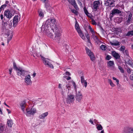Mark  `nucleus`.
<instances>
[{"label": "nucleus", "instance_id": "f257e3e1", "mask_svg": "<svg viewBox=\"0 0 133 133\" xmlns=\"http://www.w3.org/2000/svg\"><path fill=\"white\" fill-rule=\"evenodd\" d=\"M47 35L54 40H58L60 38L61 34L60 30L56 27L55 28L54 31L53 29L52 31L50 32Z\"/></svg>", "mask_w": 133, "mask_h": 133}, {"label": "nucleus", "instance_id": "f03ea898", "mask_svg": "<svg viewBox=\"0 0 133 133\" xmlns=\"http://www.w3.org/2000/svg\"><path fill=\"white\" fill-rule=\"evenodd\" d=\"M13 68L17 71V74L19 76H24L27 74L28 72L23 69L21 67H17L15 62H13Z\"/></svg>", "mask_w": 133, "mask_h": 133}, {"label": "nucleus", "instance_id": "7ed1b4c3", "mask_svg": "<svg viewBox=\"0 0 133 133\" xmlns=\"http://www.w3.org/2000/svg\"><path fill=\"white\" fill-rule=\"evenodd\" d=\"M50 24L49 23H46V21L45 22H44L41 27V29L43 31H44L46 33L47 35L50 32L52 31L53 29L50 27Z\"/></svg>", "mask_w": 133, "mask_h": 133}, {"label": "nucleus", "instance_id": "20e7f679", "mask_svg": "<svg viewBox=\"0 0 133 133\" xmlns=\"http://www.w3.org/2000/svg\"><path fill=\"white\" fill-rule=\"evenodd\" d=\"M122 13V11L117 9L114 8L111 11L110 15L109 18L111 20L112 18L115 15H118Z\"/></svg>", "mask_w": 133, "mask_h": 133}, {"label": "nucleus", "instance_id": "39448f33", "mask_svg": "<svg viewBox=\"0 0 133 133\" xmlns=\"http://www.w3.org/2000/svg\"><path fill=\"white\" fill-rule=\"evenodd\" d=\"M26 115L27 116L31 117V115L33 116L36 112V109L32 108L31 109H26Z\"/></svg>", "mask_w": 133, "mask_h": 133}, {"label": "nucleus", "instance_id": "423d86ee", "mask_svg": "<svg viewBox=\"0 0 133 133\" xmlns=\"http://www.w3.org/2000/svg\"><path fill=\"white\" fill-rule=\"evenodd\" d=\"M85 50L86 51L87 54L90 57L91 60L92 61H93L95 59V57L93 53L87 47L85 48Z\"/></svg>", "mask_w": 133, "mask_h": 133}, {"label": "nucleus", "instance_id": "0eeeda50", "mask_svg": "<svg viewBox=\"0 0 133 133\" xmlns=\"http://www.w3.org/2000/svg\"><path fill=\"white\" fill-rule=\"evenodd\" d=\"M106 1L104 3L107 6H109L110 7H112L115 6L114 2L115 0H105Z\"/></svg>", "mask_w": 133, "mask_h": 133}, {"label": "nucleus", "instance_id": "6e6552de", "mask_svg": "<svg viewBox=\"0 0 133 133\" xmlns=\"http://www.w3.org/2000/svg\"><path fill=\"white\" fill-rule=\"evenodd\" d=\"M41 57L43 61V62L45 65L48 66L51 68H54L53 65L51 64L48 60H46L45 58L43 57L42 56H41Z\"/></svg>", "mask_w": 133, "mask_h": 133}, {"label": "nucleus", "instance_id": "1a4fd4ad", "mask_svg": "<svg viewBox=\"0 0 133 133\" xmlns=\"http://www.w3.org/2000/svg\"><path fill=\"white\" fill-rule=\"evenodd\" d=\"M100 5V1H95L92 4V9L95 11H97L98 8Z\"/></svg>", "mask_w": 133, "mask_h": 133}, {"label": "nucleus", "instance_id": "9d476101", "mask_svg": "<svg viewBox=\"0 0 133 133\" xmlns=\"http://www.w3.org/2000/svg\"><path fill=\"white\" fill-rule=\"evenodd\" d=\"M112 55L116 59H118L119 60L118 62L119 63H121V61L119 59L120 57V56L119 55V54L116 52L115 51H112L111 53Z\"/></svg>", "mask_w": 133, "mask_h": 133}, {"label": "nucleus", "instance_id": "9b49d317", "mask_svg": "<svg viewBox=\"0 0 133 133\" xmlns=\"http://www.w3.org/2000/svg\"><path fill=\"white\" fill-rule=\"evenodd\" d=\"M67 98L66 99V102L68 103H70L72 102L74 100L73 95H68Z\"/></svg>", "mask_w": 133, "mask_h": 133}, {"label": "nucleus", "instance_id": "f8f14e48", "mask_svg": "<svg viewBox=\"0 0 133 133\" xmlns=\"http://www.w3.org/2000/svg\"><path fill=\"white\" fill-rule=\"evenodd\" d=\"M25 82L27 85H30L32 84L31 77L29 75L26 76L25 78Z\"/></svg>", "mask_w": 133, "mask_h": 133}, {"label": "nucleus", "instance_id": "ddd939ff", "mask_svg": "<svg viewBox=\"0 0 133 133\" xmlns=\"http://www.w3.org/2000/svg\"><path fill=\"white\" fill-rule=\"evenodd\" d=\"M123 131L125 133H133V128L125 127L124 128Z\"/></svg>", "mask_w": 133, "mask_h": 133}, {"label": "nucleus", "instance_id": "4468645a", "mask_svg": "<svg viewBox=\"0 0 133 133\" xmlns=\"http://www.w3.org/2000/svg\"><path fill=\"white\" fill-rule=\"evenodd\" d=\"M19 16L18 15L15 16L14 18L13 22V26L15 27L17 25L18 21Z\"/></svg>", "mask_w": 133, "mask_h": 133}, {"label": "nucleus", "instance_id": "2eb2a0df", "mask_svg": "<svg viewBox=\"0 0 133 133\" xmlns=\"http://www.w3.org/2000/svg\"><path fill=\"white\" fill-rule=\"evenodd\" d=\"M82 97V95L80 92H78L76 94V99L77 101L80 102Z\"/></svg>", "mask_w": 133, "mask_h": 133}, {"label": "nucleus", "instance_id": "dca6fc26", "mask_svg": "<svg viewBox=\"0 0 133 133\" xmlns=\"http://www.w3.org/2000/svg\"><path fill=\"white\" fill-rule=\"evenodd\" d=\"M4 15L8 18H10L13 16L10 13V11L8 10H5L4 12Z\"/></svg>", "mask_w": 133, "mask_h": 133}, {"label": "nucleus", "instance_id": "f3484780", "mask_svg": "<svg viewBox=\"0 0 133 133\" xmlns=\"http://www.w3.org/2000/svg\"><path fill=\"white\" fill-rule=\"evenodd\" d=\"M26 104V102L25 101H22L20 104V106L21 107V109L22 110L23 113H25L24 109L25 107Z\"/></svg>", "mask_w": 133, "mask_h": 133}, {"label": "nucleus", "instance_id": "a211bd4d", "mask_svg": "<svg viewBox=\"0 0 133 133\" xmlns=\"http://www.w3.org/2000/svg\"><path fill=\"white\" fill-rule=\"evenodd\" d=\"M129 57V58H127L125 61L128 64L132 66L133 65V63L130 57Z\"/></svg>", "mask_w": 133, "mask_h": 133}, {"label": "nucleus", "instance_id": "6ab92c4d", "mask_svg": "<svg viewBox=\"0 0 133 133\" xmlns=\"http://www.w3.org/2000/svg\"><path fill=\"white\" fill-rule=\"evenodd\" d=\"M92 37L97 43L101 42V41L98 38L97 36L95 35L94 33L92 34Z\"/></svg>", "mask_w": 133, "mask_h": 133}, {"label": "nucleus", "instance_id": "aec40b11", "mask_svg": "<svg viewBox=\"0 0 133 133\" xmlns=\"http://www.w3.org/2000/svg\"><path fill=\"white\" fill-rule=\"evenodd\" d=\"M81 82L83 85L84 84V86L86 88L87 85V81L84 80V77L82 76L81 77Z\"/></svg>", "mask_w": 133, "mask_h": 133}, {"label": "nucleus", "instance_id": "412c9836", "mask_svg": "<svg viewBox=\"0 0 133 133\" xmlns=\"http://www.w3.org/2000/svg\"><path fill=\"white\" fill-rule=\"evenodd\" d=\"M132 14L131 13H130L128 16V19L126 21L128 24H130L131 23V22L132 20Z\"/></svg>", "mask_w": 133, "mask_h": 133}, {"label": "nucleus", "instance_id": "4be33fe9", "mask_svg": "<svg viewBox=\"0 0 133 133\" xmlns=\"http://www.w3.org/2000/svg\"><path fill=\"white\" fill-rule=\"evenodd\" d=\"M48 114V113L47 112H45L39 116V117L40 119H43Z\"/></svg>", "mask_w": 133, "mask_h": 133}, {"label": "nucleus", "instance_id": "5701e85b", "mask_svg": "<svg viewBox=\"0 0 133 133\" xmlns=\"http://www.w3.org/2000/svg\"><path fill=\"white\" fill-rule=\"evenodd\" d=\"M5 128L4 124L0 123V133H2L4 131V128Z\"/></svg>", "mask_w": 133, "mask_h": 133}, {"label": "nucleus", "instance_id": "b1692460", "mask_svg": "<svg viewBox=\"0 0 133 133\" xmlns=\"http://www.w3.org/2000/svg\"><path fill=\"white\" fill-rule=\"evenodd\" d=\"M115 65L114 62L113 61H110L107 63V65L110 67H112Z\"/></svg>", "mask_w": 133, "mask_h": 133}, {"label": "nucleus", "instance_id": "393cba45", "mask_svg": "<svg viewBox=\"0 0 133 133\" xmlns=\"http://www.w3.org/2000/svg\"><path fill=\"white\" fill-rule=\"evenodd\" d=\"M75 28L77 32H78V31H80L81 30L79 26V24L76 20V24L75 25Z\"/></svg>", "mask_w": 133, "mask_h": 133}, {"label": "nucleus", "instance_id": "a878e982", "mask_svg": "<svg viewBox=\"0 0 133 133\" xmlns=\"http://www.w3.org/2000/svg\"><path fill=\"white\" fill-rule=\"evenodd\" d=\"M56 20L55 19H48V20L46 21V23H49L50 24V22H51L52 24H55V23L56 22Z\"/></svg>", "mask_w": 133, "mask_h": 133}, {"label": "nucleus", "instance_id": "bb28decb", "mask_svg": "<svg viewBox=\"0 0 133 133\" xmlns=\"http://www.w3.org/2000/svg\"><path fill=\"white\" fill-rule=\"evenodd\" d=\"M80 36L81 37V38L83 39H85V37L84 36L83 33L82 31L81 30H80L79 31H78L77 32Z\"/></svg>", "mask_w": 133, "mask_h": 133}, {"label": "nucleus", "instance_id": "cd10ccee", "mask_svg": "<svg viewBox=\"0 0 133 133\" xmlns=\"http://www.w3.org/2000/svg\"><path fill=\"white\" fill-rule=\"evenodd\" d=\"M4 34L6 36H7V37H8L10 34V30L8 29H5V32L4 33Z\"/></svg>", "mask_w": 133, "mask_h": 133}, {"label": "nucleus", "instance_id": "c85d7f7f", "mask_svg": "<svg viewBox=\"0 0 133 133\" xmlns=\"http://www.w3.org/2000/svg\"><path fill=\"white\" fill-rule=\"evenodd\" d=\"M96 128L98 130H102L103 129V127L101 124H97L96 125Z\"/></svg>", "mask_w": 133, "mask_h": 133}, {"label": "nucleus", "instance_id": "c756f323", "mask_svg": "<svg viewBox=\"0 0 133 133\" xmlns=\"http://www.w3.org/2000/svg\"><path fill=\"white\" fill-rule=\"evenodd\" d=\"M13 32H11L10 33V36L8 38V40H7V43H9V41H10L11 39H12V37L13 36Z\"/></svg>", "mask_w": 133, "mask_h": 133}, {"label": "nucleus", "instance_id": "7c9ffc66", "mask_svg": "<svg viewBox=\"0 0 133 133\" xmlns=\"http://www.w3.org/2000/svg\"><path fill=\"white\" fill-rule=\"evenodd\" d=\"M74 9H71V11L74 14L76 15H78V12L77 11Z\"/></svg>", "mask_w": 133, "mask_h": 133}, {"label": "nucleus", "instance_id": "2f4dec72", "mask_svg": "<svg viewBox=\"0 0 133 133\" xmlns=\"http://www.w3.org/2000/svg\"><path fill=\"white\" fill-rule=\"evenodd\" d=\"M8 125L9 127H12V123L11 120H9L7 121Z\"/></svg>", "mask_w": 133, "mask_h": 133}, {"label": "nucleus", "instance_id": "473e14b6", "mask_svg": "<svg viewBox=\"0 0 133 133\" xmlns=\"http://www.w3.org/2000/svg\"><path fill=\"white\" fill-rule=\"evenodd\" d=\"M131 35H133V31H130L128 32L126 34V36H129Z\"/></svg>", "mask_w": 133, "mask_h": 133}, {"label": "nucleus", "instance_id": "72a5a7b5", "mask_svg": "<svg viewBox=\"0 0 133 133\" xmlns=\"http://www.w3.org/2000/svg\"><path fill=\"white\" fill-rule=\"evenodd\" d=\"M108 81L109 83L110 84V85L112 87H114L115 86L114 84L113 83L111 80L110 79H108Z\"/></svg>", "mask_w": 133, "mask_h": 133}, {"label": "nucleus", "instance_id": "f704fd0d", "mask_svg": "<svg viewBox=\"0 0 133 133\" xmlns=\"http://www.w3.org/2000/svg\"><path fill=\"white\" fill-rule=\"evenodd\" d=\"M123 53L124 55H126L127 56H128V57H129V54L128 51L127 50H126L124 51L123 52Z\"/></svg>", "mask_w": 133, "mask_h": 133}, {"label": "nucleus", "instance_id": "c9c22d12", "mask_svg": "<svg viewBox=\"0 0 133 133\" xmlns=\"http://www.w3.org/2000/svg\"><path fill=\"white\" fill-rule=\"evenodd\" d=\"M118 68L119 70H120L121 72L122 73H124V70H123V68H122L121 66H118Z\"/></svg>", "mask_w": 133, "mask_h": 133}, {"label": "nucleus", "instance_id": "e433bc0d", "mask_svg": "<svg viewBox=\"0 0 133 133\" xmlns=\"http://www.w3.org/2000/svg\"><path fill=\"white\" fill-rule=\"evenodd\" d=\"M101 49L103 50H105L106 49V46L103 45H102L100 46Z\"/></svg>", "mask_w": 133, "mask_h": 133}, {"label": "nucleus", "instance_id": "4c0bfd02", "mask_svg": "<svg viewBox=\"0 0 133 133\" xmlns=\"http://www.w3.org/2000/svg\"><path fill=\"white\" fill-rule=\"evenodd\" d=\"M88 28L90 30V31L92 33V34L94 33V30L92 29L90 25L88 26Z\"/></svg>", "mask_w": 133, "mask_h": 133}, {"label": "nucleus", "instance_id": "58836bf2", "mask_svg": "<svg viewBox=\"0 0 133 133\" xmlns=\"http://www.w3.org/2000/svg\"><path fill=\"white\" fill-rule=\"evenodd\" d=\"M39 16L42 17H44V14L43 13V12L40 11H39Z\"/></svg>", "mask_w": 133, "mask_h": 133}, {"label": "nucleus", "instance_id": "ea45409f", "mask_svg": "<svg viewBox=\"0 0 133 133\" xmlns=\"http://www.w3.org/2000/svg\"><path fill=\"white\" fill-rule=\"evenodd\" d=\"M72 85H73V86L74 87V89L76 90V89H76V86H76V84L75 83V82H74L73 81H72Z\"/></svg>", "mask_w": 133, "mask_h": 133}, {"label": "nucleus", "instance_id": "a19ab883", "mask_svg": "<svg viewBox=\"0 0 133 133\" xmlns=\"http://www.w3.org/2000/svg\"><path fill=\"white\" fill-rule=\"evenodd\" d=\"M111 57L110 56L108 55L107 56L105 59L106 60H109L111 59Z\"/></svg>", "mask_w": 133, "mask_h": 133}, {"label": "nucleus", "instance_id": "79ce46f5", "mask_svg": "<svg viewBox=\"0 0 133 133\" xmlns=\"http://www.w3.org/2000/svg\"><path fill=\"white\" fill-rule=\"evenodd\" d=\"M125 49V47L124 46H122L120 48V50L123 52Z\"/></svg>", "mask_w": 133, "mask_h": 133}, {"label": "nucleus", "instance_id": "37998d69", "mask_svg": "<svg viewBox=\"0 0 133 133\" xmlns=\"http://www.w3.org/2000/svg\"><path fill=\"white\" fill-rule=\"evenodd\" d=\"M83 9H84V12L85 14H86V15H87V14H88V11L86 9L85 7Z\"/></svg>", "mask_w": 133, "mask_h": 133}, {"label": "nucleus", "instance_id": "c03bdc74", "mask_svg": "<svg viewBox=\"0 0 133 133\" xmlns=\"http://www.w3.org/2000/svg\"><path fill=\"white\" fill-rule=\"evenodd\" d=\"M48 1H47L45 2L44 3H45V7L47 9L49 7Z\"/></svg>", "mask_w": 133, "mask_h": 133}, {"label": "nucleus", "instance_id": "a18cd8bd", "mask_svg": "<svg viewBox=\"0 0 133 133\" xmlns=\"http://www.w3.org/2000/svg\"><path fill=\"white\" fill-rule=\"evenodd\" d=\"M72 5L74 6V8L76 10H78V8L77 6V5L76 4V3L75 4V5Z\"/></svg>", "mask_w": 133, "mask_h": 133}, {"label": "nucleus", "instance_id": "49530a36", "mask_svg": "<svg viewBox=\"0 0 133 133\" xmlns=\"http://www.w3.org/2000/svg\"><path fill=\"white\" fill-rule=\"evenodd\" d=\"M92 24L94 25H96L97 24L96 22L93 18L92 19Z\"/></svg>", "mask_w": 133, "mask_h": 133}, {"label": "nucleus", "instance_id": "de8ad7c7", "mask_svg": "<svg viewBox=\"0 0 133 133\" xmlns=\"http://www.w3.org/2000/svg\"><path fill=\"white\" fill-rule=\"evenodd\" d=\"M87 16H88V17L90 18H91V17L92 16V15L91 14H90L88 13V14H87V15H86Z\"/></svg>", "mask_w": 133, "mask_h": 133}, {"label": "nucleus", "instance_id": "09e8293b", "mask_svg": "<svg viewBox=\"0 0 133 133\" xmlns=\"http://www.w3.org/2000/svg\"><path fill=\"white\" fill-rule=\"evenodd\" d=\"M71 5H75L76 3L75 0H71Z\"/></svg>", "mask_w": 133, "mask_h": 133}, {"label": "nucleus", "instance_id": "8fccbe9b", "mask_svg": "<svg viewBox=\"0 0 133 133\" xmlns=\"http://www.w3.org/2000/svg\"><path fill=\"white\" fill-rule=\"evenodd\" d=\"M112 79L114 80H116V82L117 83V84H118L119 82V81L118 79H117L116 78L114 77H112Z\"/></svg>", "mask_w": 133, "mask_h": 133}, {"label": "nucleus", "instance_id": "3c124183", "mask_svg": "<svg viewBox=\"0 0 133 133\" xmlns=\"http://www.w3.org/2000/svg\"><path fill=\"white\" fill-rule=\"evenodd\" d=\"M115 44H116L115 45V46H118L120 44V42L118 41H116L115 42Z\"/></svg>", "mask_w": 133, "mask_h": 133}, {"label": "nucleus", "instance_id": "603ef678", "mask_svg": "<svg viewBox=\"0 0 133 133\" xmlns=\"http://www.w3.org/2000/svg\"><path fill=\"white\" fill-rule=\"evenodd\" d=\"M7 25V23L6 22H4L3 23V26H4H4H3V28L4 29V30L5 29V26Z\"/></svg>", "mask_w": 133, "mask_h": 133}, {"label": "nucleus", "instance_id": "864d4df0", "mask_svg": "<svg viewBox=\"0 0 133 133\" xmlns=\"http://www.w3.org/2000/svg\"><path fill=\"white\" fill-rule=\"evenodd\" d=\"M71 85L69 84H67L66 85V87L68 89V90H70V88H71Z\"/></svg>", "mask_w": 133, "mask_h": 133}, {"label": "nucleus", "instance_id": "5fc2aeb1", "mask_svg": "<svg viewBox=\"0 0 133 133\" xmlns=\"http://www.w3.org/2000/svg\"><path fill=\"white\" fill-rule=\"evenodd\" d=\"M65 74L67 76H70L71 75V74L68 71H66L65 72Z\"/></svg>", "mask_w": 133, "mask_h": 133}, {"label": "nucleus", "instance_id": "6e6d98bb", "mask_svg": "<svg viewBox=\"0 0 133 133\" xmlns=\"http://www.w3.org/2000/svg\"><path fill=\"white\" fill-rule=\"evenodd\" d=\"M10 11V13H11L12 14L15 13L16 12L15 11H14V10L12 9H11Z\"/></svg>", "mask_w": 133, "mask_h": 133}, {"label": "nucleus", "instance_id": "4d7b16f0", "mask_svg": "<svg viewBox=\"0 0 133 133\" xmlns=\"http://www.w3.org/2000/svg\"><path fill=\"white\" fill-rule=\"evenodd\" d=\"M127 72L128 73L131 74V69L130 68H128L127 69Z\"/></svg>", "mask_w": 133, "mask_h": 133}, {"label": "nucleus", "instance_id": "13d9d810", "mask_svg": "<svg viewBox=\"0 0 133 133\" xmlns=\"http://www.w3.org/2000/svg\"><path fill=\"white\" fill-rule=\"evenodd\" d=\"M99 28L103 32L104 30L101 25H99Z\"/></svg>", "mask_w": 133, "mask_h": 133}, {"label": "nucleus", "instance_id": "bf43d9fd", "mask_svg": "<svg viewBox=\"0 0 133 133\" xmlns=\"http://www.w3.org/2000/svg\"><path fill=\"white\" fill-rule=\"evenodd\" d=\"M85 36L86 38H87V39H89L90 38V37H89V34H87L86 35H85Z\"/></svg>", "mask_w": 133, "mask_h": 133}, {"label": "nucleus", "instance_id": "052dcab7", "mask_svg": "<svg viewBox=\"0 0 133 133\" xmlns=\"http://www.w3.org/2000/svg\"><path fill=\"white\" fill-rule=\"evenodd\" d=\"M12 70H13V69L12 68H11L10 69H9V74L10 75L11 74V72H12Z\"/></svg>", "mask_w": 133, "mask_h": 133}, {"label": "nucleus", "instance_id": "680f3d73", "mask_svg": "<svg viewBox=\"0 0 133 133\" xmlns=\"http://www.w3.org/2000/svg\"><path fill=\"white\" fill-rule=\"evenodd\" d=\"M130 79L132 80H133V74H132L130 75Z\"/></svg>", "mask_w": 133, "mask_h": 133}, {"label": "nucleus", "instance_id": "e2e57ef3", "mask_svg": "<svg viewBox=\"0 0 133 133\" xmlns=\"http://www.w3.org/2000/svg\"><path fill=\"white\" fill-rule=\"evenodd\" d=\"M110 43L112 45H115H115H116V44H115V43H112V42H110Z\"/></svg>", "mask_w": 133, "mask_h": 133}, {"label": "nucleus", "instance_id": "0e129e2a", "mask_svg": "<svg viewBox=\"0 0 133 133\" xmlns=\"http://www.w3.org/2000/svg\"><path fill=\"white\" fill-rule=\"evenodd\" d=\"M67 80H69L71 79V77L70 76H68L66 78Z\"/></svg>", "mask_w": 133, "mask_h": 133}, {"label": "nucleus", "instance_id": "69168bd1", "mask_svg": "<svg viewBox=\"0 0 133 133\" xmlns=\"http://www.w3.org/2000/svg\"><path fill=\"white\" fill-rule=\"evenodd\" d=\"M6 110L8 111V114H10L11 113V111L9 109H6Z\"/></svg>", "mask_w": 133, "mask_h": 133}, {"label": "nucleus", "instance_id": "338daca9", "mask_svg": "<svg viewBox=\"0 0 133 133\" xmlns=\"http://www.w3.org/2000/svg\"><path fill=\"white\" fill-rule=\"evenodd\" d=\"M89 122H90L91 123V124H94V123H93V121L92 120H91V119H90L89 120Z\"/></svg>", "mask_w": 133, "mask_h": 133}, {"label": "nucleus", "instance_id": "774afa93", "mask_svg": "<svg viewBox=\"0 0 133 133\" xmlns=\"http://www.w3.org/2000/svg\"><path fill=\"white\" fill-rule=\"evenodd\" d=\"M61 85L62 84H59L58 85V88H61Z\"/></svg>", "mask_w": 133, "mask_h": 133}]
</instances>
